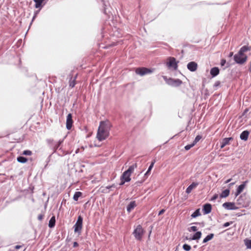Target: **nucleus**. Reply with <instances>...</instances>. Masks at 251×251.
<instances>
[{
    "mask_svg": "<svg viewBox=\"0 0 251 251\" xmlns=\"http://www.w3.org/2000/svg\"><path fill=\"white\" fill-rule=\"evenodd\" d=\"M191 228L193 231H196L198 230V228L196 226H192L191 227Z\"/></svg>",
    "mask_w": 251,
    "mask_h": 251,
    "instance_id": "58836bf2",
    "label": "nucleus"
},
{
    "mask_svg": "<svg viewBox=\"0 0 251 251\" xmlns=\"http://www.w3.org/2000/svg\"><path fill=\"white\" fill-rule=\"evenodd\" d=\"M137 167V164L135 163L130 166L128 169L124 172L121 176L120 185H123L126 182H129L131 180L130 176L133 173L134 169Z\"/></svg>",
    "mask_w": 251,
    "mask_h": 251,
    "instance_id": "7ed1b4c3",
    "label": "nucleus"
},
{
    "mask_svg": "<svg viewBox=\"0 0 251 251\" xmlns=\"http://www.w3.org/2000/svg\"><path fill=\"white\" fill-rule=\"evenodd\" d=\"M55 224V216H52L50 219L49 223V226L52 228L54 226Z\"/></svg>",
    "mask_w": 251,
    "mask_h": 251,
    "instance_id": "6ab92c4d",
    "label": "nucleus"
},
{
    "mask_svg": "<svg viewBox=\"0 0 251 251\" xmlns=\"http://www.w3.org/2000/svg\"><path fill=\"white\" fill-rule=\"evenodd\" d=\"M249 132L247 130L243 131L240 134V138L244 141H247L248 139Z\"/></svg>",
    "mask_w": 251,
    "mask_h": 251,
    "instance_id": "f3484780",
    "label": "nucleus"
},
{
    "mask_svg": "<svg viewBox=\"0 0 251 251\" xmlns=\"http://www.w3.org/2000/svg\"><path fill=\"white\" fill-rule=\"evenodd\" d=\"M218 198V195L216 194H215L211 199V201H214L216 200Z\"/></svg>",
    "mask_w": 251,
    "mask_h": 251,
    "instance_id": "f704fd0d",
    "label": "nucleus"
},
{
    "mask_svg": "<svg viewBox=\"0 0 251 251\" xmlns=\"http://www.w3.org/2000/svg\"><path fill=\"white\" fill-rule=\"evenodd\" d=\"M75 85V77L72 80L70 81L69 85L71 88H73Z\"/></svg>",
    "mask_w": 251,
    "mask_h": 251,
    "instance_id": "473e14b6",
    "label": "nucleus"
},
{
    "mask_svg": "<svg viewBox=\"0 0 251 251\" xmlns=\"http://www.w3.org/2000/svg\"><path fill=\"white\" fill-rule=\"evenodd\" d=\"M220 73L219 69L218 67H213L210 70V74L212 77H215L219 75Z\"/></svg>",
    "mask_w": 251,
    "mask_h": 251,
    "instance_id": "dca6fc26",
    "label": "nucleus"
},
{
    "mask_svg": "<svg viewBox=\"0 0 251 251\" xmlns=\"http://www.w3.org/2000/svg\"><path fill=\"white\" fill-rule=\"evenodd\" d=\"M244 243L248 249H251V239L244 240Z\"/></svg>",
    "mask_w": 251,
    "mask_h": 251,
    "instance_id": "a878e982",
    "label": "nucleus"
},
{
    "mask_svg": "<svg viewBox=\"0 0 251 251\" xmlns=\"http://www.w3.org/2000/svg\"><path fill=\"white\" fill-rule=\"evenodd\" d=\"M251 50V47L248 46H243L238 52L234 56V59L235 61L240 64L245 63L247 60V56L244 54L245 52L250 51Z\"/></svg>",
    "mask_w": 251,
    "mask_h": 251,
    "instance_id": "f03ea898",
    "label": "nucleus"
},
{
    "mask_svg": "<svg viewBox=\"0 0 251 251\" xmlns=\"http://www.w3.org/2000/svg\"><path fill=\"white\" fill-rule=\"evenodd\" d=\"M166 82L168 84L174 87L179 86L182 83V81L179 79H173L171 78L166 79Z\"/></svg>",
    "mask_w": 251,
    "mask_h": 251,
    "instance_id": "6e6552de",
    "label": "nucleus"
},
{
    "mask_svg": "<svg viewBox=\"0 0 251 251\" xmlns=\"http://www.w3.org/2000/svg\"><path fill=\"white\" fill-rule=\"evenodd\" d=\"M43 217H44V215H42V214H40L38 216V219L40 221H41L42 220V219H43Z\"/></svg>",
    "mask_w": 251,
    "mask_h": 251,
    "instance_id": "4c0bfd02",
    "label": "nucleus"
},
{
    "mask_svg": "<svg viewBox=\"0 0 251 251\" xmlns=\"http://www.w3.org/2000/svg\"><path fill=\"white\" fill-rule=\"evenodd\" d=\"M187 68L190 71L194 72L198 68V64L195 62H190L187 64Z\"/></svg>",
    "mask_w": 251,
    "mask_h": 251,
    "instance_id": "9b49d317",
    "label": "nucleus"
},
{
    "mask_svg": "<svg viewBox=\"0 0 251 251\" xmlns=\"http://www.w3.org/2000/svg\"><path fill=\"white\" fill-rule=\"evenodd\" d=\"M212 210L211 205L209 203H206L203 205V211L205 214H208L211 212Z\"/></svg>",
    "mask_w": 251,
    "mask_h": 251,
    "instance_id": "f8f14e48",
    "label": "nucleus"
},
{
    "mask_svg": "<svg viewBox=\"0 0 251 251\" xmlns=\"http://www.w3.org/2000/svg\"><path fill=\"white\" fill-rule=\"evenodd\" d=\"M232 224V222H226L223 225V226L224 227H227Z\"/></svg>",
    "mask_w": 251,
    "mask_h": 251,
    "instance_id": "c9c22d12",
    "label": "nucleus"
},
{
    "mask_svg": "<svg viewBox=\"0 0 251 251\" xmlns=\"http://www.w3.org/2000/svg\"><path fill=\"white\" fill-rule=\"evenodd\" d=\"M82 193L81 192H76L73 197V199L75 201H77L79 197L81 196Z\"/></svg>",
    "mask_w": 251,
    "mask_h": 251,
    "instance_id": "b1692460",
    "label": "nucleus"
},
{
    "mask_svg": "<svg viewBox=\"0 0 251 251\" xmlns=\"http://www.w3.org/2000/svg\"><path fill=\"white\" fill-rule=\"evenodd\" d=\"M201 233L200 231L197 232L193 236V240H198L201 237Z\"/></svg>",
    "mask_w": 251,
    "mask_h": 251,
    "instance_id": "393cba45",
    "label": "nucleus"
},
{
    "mask_svg": "<svg viewBox=\"0 0 251 251\" xmlns=\"http://www.w3.org/2000/svg\"><path fill=\"white\" fill-rule=\"evenodd\" d=\"M22 154L23 155H31L32 154V152L31 151H29V150H25V151H24L23 153H22Z\"/></svg>",
    "mask_w": 251,
    "mask_h": 251,
    "instance_id": "c85d7f7f",
    "label": "nucleus"
},
{
    "mask_svg": "<svg viewBox=\"0 0 251 251\" xmlns=\"http://www.w3.org/2000/svg\"><path fill=\"white\" fill-rule=\"evenodd\" d=\"M232 55H233V52H231L230 53L229 56H232Z\"/></svg>",
    "mask_w": 251,
    "mask_h": 251,
    "instance_id": "a18cd8bd",
    "label": "nucleus"
},
{
    "mask_svg": "<svg viewBox=\"0 0 251 251\" xmlns=\"http://www.w3.org/2000/svg\"><path fill=\"white\" fill-rule=\"evenodd\" d=\"M145 232V231L144 228L140 225H139L134 229L133 234L136 240L141 241Z\"/></svg>",
    "mask_w": 251,
    "mask_h": 251,
    "instance_id": "20e7f679",
    "label": "nucleus"
},
{
    "mask_svg": "<svg viewBox=\"0 0 251 251\" xmlns=\"http://www.w3.org/2000/svg\"><path fill=\"white\" fill-rule=\"evenodd\" d=\"M232 140H233V138L231 137L225 138L224 139H223V140H222V143H221V148L223 149L226 145H228L229 144L230 141Z\"/></svg>",
    "mask_w": 251,
    "mask_h": 251,
    "instance_id": "4468645a",
    "label": "nucleus"
},
{
    "mask_svg": "<svg viewBox=\"0 0 251 251\" xmlns=\"http://www.w3.org/2000/svg\"><path fill=\"white\" fill-rule=\"evenodd\" d=\"M199 185L198 183L197 182H193L190 185H189L186 190V193L187 194H189L191 192L192 190Z\"/></svg>",
    "mask_w": 251,
    "mask_h": 251,
    "instance_id": "ddd939ff",
    "label": "nucleus"
},
{
    "mask_svg": "<svg viewBox=\"0 0 251 251\" xmlns=\"http://www.w3.org/2000/svg\"><path fill=\"white\" fill-rule=\"evenodd\" d=\"M165 210L164 209H162L159 212L158 215H162V214H163L165 212Z\"/></svg>",
    "mask_w": 251,
    "mask_h": 251,
    "instance_id": "a19ab883",
    "label": "nucleus"
},
{
    "mask_svg": "<svg viewBox=\"0 0 251 251\" xmlns=\"http://www.w3.org/2000/svg\"><path fill=\"white\" fill-rule=\"evenodd\" d=\"M17 160L19 162L22 163H25L27 161V158L23 156L18 157Z\"/></svg>",
    "mask_w": 251,
    "mask_h": 251,
    "instance_id": "4be33fe9",
    "label": "nucleus"
},
{
    "mask_svg": "<svg viewBox=\"0 0 251 251\" xmlns=\"http://www.w3.org/2000/svg\"><path fill=\"white\" fill-rule=\"evenodd\" d=\"M195 145L193 144V143L191 144H190V145H186L185 147V149L186 150V151H188L189 150H190L191 148H192L193 146H194Z\"/></svg>",
    "mask_w": 251,
    "mask_h": 251,
    "instance_id": "72a5a7b5",
    "label": "nucleus"
},
{
    "mask_svg": "<svg viewBox=\"0 0 251 251\" xmlns=\"http://www.w3.org/2000/svg\"><path fill=\"white\" fill-rule=\"evenodd\" d=\"M167 67L171 69L172 68L174 70H176L177 69V63L176 61V59L175 57H170L167 59Z\"/></svg>",
    "mask_w": 251,
    "mask_h": 251,
    "instance_id": "0eeeda50",
    "label": "nucleus"
},
{
    "mask_svg": "<svg viewBox=\"0 0 251 251\" xmlns=\"http://www.w3.org/2000/svg\"><path fill=\"white\" fill-rule=\"evenodd\" d=\"M35 2V7L36 8H40L42 6V3L45 0H33Z\"/></svg>",
    "mask_w": 251,
    "mask_h": 251,
    "instance_id": "412c9836",
    "label": "nucleus"
},
{
    "mask_svg": "<svg viewBox=\"0 0 251 251\" xmlns=\"http://www.w3.org/2000/svg\"><path fill=\"white\" fill-rule=\"evenodd\" d=\"M226 62V60H225V59H222V60H221V66H224V65L225 64Z\"/></svg>",
    "mask_w": 251,
    "mask_h": 251,
    "instance_id": "ea45409f",
    "label": "nucleus"
},
{
    "mask_svg": "<svg viewBox=\"0 0 251 251\" xmlns=\"http://www.w3.org/2000/svg\"><path fill=\"white\" fill-rule=\"evenodd\" d=\"M230 180H231V179H229L226 181V183H228L230 181Z\"/></svg>",
    "mask_w": 251,
    "mask_h": 251,
    "instance_id": "c03bdc74",
    "label": "nucleus"
},
{
    "mask_svg": "<svg viewBox=\"0 0 251 251\" xmlns=\"http://www.w3.org/2000/svg\"><path fill=\"white\" fill-rule=\"evenodd\" d=\"M111 127V124L108 121L100 122L97 133V138L99 141H103L109 136Z\"/></svg>",
    "mask_w": 251,
    "mask_h": 251,
    "instance_id": "f257e3e1",
    "label": "nucleus"
},
{
    "mask_svg": "<svg viewBox=\"0 0 251 251\" xmlns=\"http://www.w3.org/2000/svg\"><path fill=\"white\" fill-rule=\"evenodd\" d=\"M201 215L200 209H197L192 215L191 217L193 218H196Z\"/></svg>",
    "mask_w": 251,
    "mask_h": 251,
    "instance_id": "bb28decb",
    "label": "nucleus"
},
{
    "mask_svg": "<svg viewBox=\"0 0 251 251\" xmlns=\"http://www.w3.org/2000/svg\"><path fill=\"white\" fill-rule=\"evenodd\" d=\"M73 124V120L72 119V115L70 113L67 116L66 119V128L67 129L70 130L71 129Z\"/></svg>",
    "mask_w": 251,
    "mask_h": 251,
    "instance_id": "9d476101",
    "label": "nucleus"
},
{
    "mask_svg": "<svg viewBox=\"0 0 251 251\" xmlns=\"http://www.w3.org/2000/svg\"><path fill=\"white\" fill-rule=\"evenodd\" d=\"M136 206L135 201H131L127 206V211L130 212L132 209Z\"/></svg>",
    "mask_w": 251,
    "mask_h": 251,
    "instance_id": "a211bd4d",
    "label": "nucleus"
},
{
    "mask_svg": "<svg viewBox=\"0 0 251 251\" xmlns=\"http://www.w3.org/2000/svg\"><path fill=\"white\" fill-rule=\"evenodd\" d=\"M83 218L81 216H79L77 218V221L74 225V231L80 234L82 229Z\"/></svg>",
    "mask_w": 251,
    "mask_h": 251,
    "instance_id": "423d86ee",
    "label": "nucleus"
},
{
    "mask_svg": "<svg viewBox=\"0 0 251 251\" xmlns=\"http://www.w3.org/2000/svg\"><path fill=\"white\" fill-rule=\"evenodd\" d=\"M229 194V190L226 189L223 191L220 194V197L221 198H226L228 196Z\"/></svg>",
    "mask_w": 251,
    "mask_h": 251,
    "instance_id": "aec40b11",
    "label": "nucleus"
},
{
    "mask_svg": "<svg viewBox=\"0 0 251 251\" xmlns=\"http://www.w3.org/2000/svg\"><path fill=\"white\" fill-rule=\"evenodd\" d=\"M214 237V234L213 233H211L208 235L203 240V243H206L209 240H211Z\"/></svg>",
    "mask_w": 251,
    "mask_h": 251,
    "instance_id": "5701e85b",
    "label": "nucleus"
},
{
    "mask_svg": "<svg viewBox=\"0 0 251 251\" xmlns=\"http://www.w3.org/2000/svg\"><path fill=\"white\" fill-rule=\"evenodd\" d=\"M153 69H149L145 67H139L136 69L135 73L136 74L143 76L147 74H150L153 72Z\"/></svg>",
    "mask_w": 251,
    "mask_h": 251,
    "instance_id": "39448f33",
    "label": "nucleus"
},
{
    "mask_svg": "<svg viewBox=\"0 0 251 251\" xmlns=\"http://www.w3.org/2000/svg\"><path fill=\"white\" fill-rule=\"evenodd\" d=\"M247 182H248L247 181H246L244 182L243 184H242L239 186V187H238V188L237 189V192H236V196L240 194L243 191L244 189L245 188V187L246 186V184L247 183Z\"/></svg>",
    "mask_w": 251,
    "mask_h": 251,
    "instance_id": "2eb2a0df",
    "label": "nucleus"
},
{
    "mask_svg": "<svg viewBox=\"0 0 251 251\" xmlns=\"http://www.w3.org/2000/svg\"><path fill=\"white\" fill-rule=\"evenodd\" d=\"M63 141H59L53 147L54 152L56 151L57 149L59 148L60 145L62 144Z\"/></svg>",
    "mask_w": 251,
    "mask_h": 251,
    "instance_id": "7c9ffc66",
    "label": "nucleus"
},
{
    "mask_svg": "<svg viewBox=\"0 0 251 251\" xmlns=\"http://www.w3.org/2000/svg\"><path fill=\"white\" fill-rule=\"evenodd\" d=\"M183 249L186 251H189L191 250V247L190 245L185 244L183 245Z\"/></svg>",
    "mask_w": 251,
    "mask_h": 251,
    "instance_id": "2f4dec72",
    "label": "nucleus"
},
{
    "mask_svg": "<svg viewBox=\"0 0 251 251\" xmlns=\"http://www.w3.org/2000/svg\"><path fill=\"white\" fill-rule=\"evenodd\" d=\"M154 163H155V161H152L151 164L150 165L148 171H147V172L145 174V175H148L150 173V172L151 171V169H152L153 166H154Z\"/></svg>",
    "mask_w": 251,
    "mask_h": 251,
    "instance_id": "cd10ccee",
    "label": "nucleus"
},
{
    "mask_svg": "<svg viewBox=\"0 0 251 251\" xmlns=\"http://www.w3.org/2000/svg\"><path fill=\"white\" fill-rule=\"evenodd\" d=\"M201 139V135H197L193 142V144L195 145Z\"/></svg>",
    "mask_w": 251,
    "mask_h": 251,
    "instance_id": "c756f323",
    "label": "nucleus"
},
{
    "mask_svg": "<svg viewBox=\"0 0 251 251\" xmlns=\"http://www.w3.org/2000/svg\"><path fill=\"white\" fill-rule=\"evenodd\" d=\"M221 84V82L220 81H217L215 82L214 84V87H215V88H217V87H218L219 86H220Z\"/></svg>",
    "mask_w": 251,
    "mask_h": 251,
    "instance_id": "e433bc0d",
    "label": "nucleus"
},
{
    "mask_svg": "<svg viewBox=\"0 0 251 251\" xmlns=\"http://www.w3.org/2000/svg\"><path fill=\"white\" fill-rule=\"evenodd\" d=\"M78 246V244L76 242H74L73 243V247L76 248Z\"/></svg>",
    "mask_w": 251,
    "mask_h": 251,
    "instance_id": "79ce46f5",
    "label": "nucleus"
},
{
    "mask_svg": "<svg viewBox=\"0 0 251 251\" xmlns=\"http://www.w3.org/2000/svg\"><path fill=\"white\" fill-rule=\"evenodd\" d=\"M21 247L22 246L20 245H16L15 248L16 250H18V249H20L21 248Z\"/></svg>",
    "mask_w": 251,
    "mask_h": 251,
    "instance_id": "37998d69",
    "label": "nucleus"
},
{
    "mask_svg": "<svg viewBox=\"0 0 251 251\" xmlns=\"http://www.w3.org/2000/svg\"><path fill=\"white\" fill-rule=\"evenodd\" d=\"M223 206L228 210H235L238 208L234 203L230 202H225L223 203Z\"/></svg>",
    "mask_w": 251,
    "mask_h": 251,
    "instance_id": "1a4fd4ad",
    "label": "nucleus"
}]
</instances>
